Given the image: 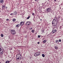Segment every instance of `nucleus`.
<instances>
[{
    "label": "nucleus",
    "mask_w": 63,
    "mask_h": 63,
    "mask_svg": "<svg viewBox=\"0 0 63 63\" xmlns=\"http://www.w3.org/2000/svg\"><path fill=\"white\" fill-rule=\"evenodd\" d=\"M16 63H19L18 62Z\"/></svg>",
    "instance_id": "obj_36"
},
{
    "label": "nucleus",
    "mask_w": 63,
    "mask_h": 63,
    "mask_svg": "<svg viewBox=\"0 0 63 63\" xmlns=\"http://www.w3.org/2000/svg\"><path fill=\"white\" fill-rule=\"evenodd\" d=\"M57 32V30H54L52 31V32L53 33H54L55 32Z\"/></svg>",
    "instance_id": "obj_8"
},
{
    "label": "nucleus",
    "mask_w": 63,
    "mask_h": 63,
    "mask_svg": "<svg viewBox=\"0 0 63 63\" xmlns=\"http://www.w3.org/2000/svg\"><path fill=\"white\" fill-rule=\"evenodd\" d=\"M3 2V0H0V2L2 3Z\"/></svg>",
    "instance_id": "obj_14"
},
{
    "label": "nucleus",
    "mask_w": 63,
    "mask_h": 63,
    "mask_svg": "<svg viewBox=\"0 0 63 63\" xmlns=\"http://www.w3.org/2000/svg\"><path fill=\"white\" fill-rule=\"evenodd\" d=\"M10 63V61H7L5 62V63Z\"/></svg>",
    "instance_id": "obj_12"
},
{
    "label": "nucleus",
    "mask_w": 63,
    "mask_h": 63,
    "mask_svg": "<svg viewBox=\"0 0 63 63\" xmlns=\"http://www.w3.org/2000/svg\"><path fill=\"white\" fill-rule=\"evenodd\" d=\"M34 30H32V33H34Z\"/></svg>",
    "instance_id": "obj_22"
},
{
    "label": "nucleus",
    "mask_w": 63,
    "mask_h": 63,
    "mask_svg": "<svg viewBox=\"0 0 63 63\" xmlns=\"http://www.w3.org/2000/svg\"><path fill=\"white\" fill-rule=\"evenodd\" d=\"M17 14V13H16V11H14L13 13L14 15H16Z\"/></svg>",
    "instance_id": "obj_9"
},
{
    "label": "nucleus",
    "mask_w": 63,
    "mask_h": 63,
    "mask_svg": "<svg viewBox=\"0 0 63 63\" xmlns=\"http://www.w3.org/2000/svg\"><path fill=\"white\" fill-rule=\"evenodd\" d=\"M59 41L60 42H61V39H59Z\"/></svg>",
    "instance_id": "obj_25"
},
{
    "label": "nucleus",
    "mask_w": 63,
    "mask_h": 63,
    "mask_svg": "<svg viewBox=\"0 0 63 63\" xmlns=\"http://www.w3.org/2000/svg\"><path fill=\"white\" fill-rule=\"evenodd\" d=\"M63 26V25H62V26H60V29H61L62 28V27Z\"/></svg>",
    "instance_id": "obj_17"
},
{
    "label": "nucleus",
    "mask_w": 63,
    "mask_h": 63,
    "mask_svg": "<svg viewBox=\"0 0 63 63\" xmlns=\"http://www.w3.org/2000/svg\"><path fill=\"white\" fill-rule=\"evenodd\" d=\"M17 56H19L20 57L21 56V54H17Z\"/></svg>",
    "instance_id": "obj_15"
},
{
    "label": "nucleus",
    "mask_w": 63,
    "mask_h": 63,
    "mask_svg": "<svg viewBox=\"0 0 63 63\" xmlns=\"http://www.w3.org/2000/svg\"><path fill=\"white\" fill-rule=\"evenodd\" d=\"M30 16H29L28 17H27V19H29L30 18Z\"/></svg>",
    "instance_id": "obj_24"
},
{
    "label": "nucleus",
    "mask_w": 63,
    "mask_h": 63,
    "mask_svg": "<svg viewBox=\"0 0 63 63\" xmlns=\"http://www.w3.org/2000/svg\"><path fill=\"white\" fill-rule=\"evenodd\" d=\"M24 24V22H21V23H20V24L21 25V26H22Z\"/></svg>",
    "instance_id": "obj_7"
},
{
    "label": "nucleus",
    "mask_w": 63,
    "mask_h": 63,
    "mask_svg": "<svg viewBox=\"0 0 63 63\" xmlns=\"http://www.w3.org/2000/svg\"><path fill=\"white\" fill-rule=\"evenodd\" d=\"M42 20V19H40V20Z\"/></svg>",
    "instance_id": "obj_37"
},
{
    "label": "nucleus",
    "mask_w": 63,
    "mask_h": 63,
    "mask_svg": "<svg viewBox=\"0 0 63 63\" xmlns=\"http://www.w3.org/2000/svg\"><path fill=\"white\" fill-rule=\"evenodd\" d=\"M55 48L56 49H58V47H57L56 46L55 47Z\"/></svg>",
    "instance_id": "obj_23"
},
{
    "label": "nucleus",
    "mask_w": 63,
    "mask_h": 63,
    "mask_svg": "<svg viewBox=\"0 0 63 63\" xmlns=\"http://www.w3.org/2000/svg\"><path fill=\"white\" fill-rule=\"evenodd\" d=\"M40 52H38L34 54V55L35 57H36L37 56H38L40 54Z\"/></svg>",
    "instance_id": "obj_2"
},
{
    "label": "nucleus",
    "mask_w": 63,
    "mask_h": 63,
    "mask_svg": "<svg viewBox=\"0 0 63 63\" xmlns=\"http://www.w3.org/2000/svg\"><path fill=\"white\" fill-rule=\"evenodd\" d=\"M1 37H3V35L2 34H1Z\"/></svg>",
    "instance_id": "obj_20"
},
{
    "label": "nucleus",
    "mask_w": 63,
    "mask_h": 63,
    "mask_svg": "<svg viewBox=\"0 0 63 63\" xmlns=\"http://www.w3.org/2000/svg\"><path fill=\"white\" fill-rule=\"evenodd\" d=\"M38 44H40V42H38Z\"/></svg>",
    "instance_id": "obj_33"
},
{
    "label": "nucleus",
    "mask_w": 63,
    "mask_h": 63,
    "mask_svg": "<svg viewBox=\"0 0 63 63\" xmlns=\"http://www.w3.org/2000/svg\"><path fill=\"white\" fill-rule=\"evenodd\" d=\"M51 9L50 8H48L47 9V11L48 12H49L51 11Z\"/></svg>",
    "instance_id": "obj_6"
},
{
    "label": "nucleus",
    "mask_w": 63,
    "mask_h": 63,
    "mask_svg": "<svg viewBox=\"0 0 63 63\" xmlns=\"http://www.w3.org/2000/svg\"><path fill=\"white\" fill-rule=\"evenodd\" d=\"M31 24V22H30L28 21L27 23H26V24L27 25H30Z\"/></svg>",
    "instance_id": "obj_5"
},
{
    "label": "nucleus",
    "mask_w": 63,
    "mask_h": 63,
    "mask_svg": "<svg viewBox=\"0 0 63 63\" xmlns=\"http://www.w3.org/2000/svg\"><path fill=\"white\" fill-rule=\"evenodd\" d=\"M3 49L2 48H0V54L1 55L3 54Z\"/></svg>",
    "instance_id": "obj_3"
},
{
    "label": "nucleus",
    "mask_w": 63,
    "mask_h": 63,
    "mask_svg": "<svg viewBox=\"0 0 63 63\" xmlns=\"http://www.w3.org/2000/svg\"><path fill=\"white\" fill-rule=\"evenodd\" d=\"M21 56H20L19 58V59H21Z\"/></svg>",
    "instance_id": "obj_31"
},
{
    "label": "nucleus",
    "mask_w": 63,
    "mask_h": 63,
    "mask_svg": "<svg viewBox=\"0 0 63 63\" xmlns=\"http://www.w3.org/2000/svg\"><path fill=\"white\" fill-rule=\"evenodd\" d=\"M39 17V19H40Z\"/></svg>",
    "instance_id": "obj_38"
},
{
    "label": "nucleus",
    "mask_w": 63,
    "mask_h": 63,
    "mask_svg": "<svg viewBox=\"0 0 63 63\" xmlns=\"http://www.w3.org/2000/svg\"><path fill=\"white\" fill-rule=\"evenodd\" d=\"M13 13H11L10 14V15L11 16H13Z\"/></svg>",
    "instance_id": "obj_27"
},
{
    "label": "nucleus",
    "mask_w": 63,
    "mask_h": 63,
    "mask_svg": "<svg viewBox=\"0 0 63 63\" xmlns=\"http://www.w3.org/2000/svg\"><path fill=\"white\" fill-rule=\"evenodd\" d=\"M32 15L33 16H34V13H32Z\"/></svg>",
    "instance_id": "obj_30"
},
{
    "label": "nucleus",
    "mask_w": 63,
    "mask_h": 63,
    "mask_svg": "<svg viewBox=\"0 0 63 63\" xmlns=\"http://www.w3.org/2000/svg\"><path fill=\"white\" fill-rule=\"evenodd\" d=\"M57 18L55 17L54 19H53V21H52V25L53 26H55L57 25Z\"/></svg>",
    "instance_id": "obj_1"
},
{
    "label": "nucleus",
    "mask_w": 63,
    "mask_h": 63,
    "mask_svg": "<svg viewBox=\"0 0 63 63\" xmlns=\"http://www.w3.org/2000/svg\"><path fill=\"white\" fill-rule=\"evenodd\" d=\"M6 9H7V7H6Z\"/></svg>",
    "instance_id": "obj_35"
},
{
    "label": "nucleus",
    "mask_w": 63,
    "mask_h": 63,
    "mask_svg": "<svg viewBox=\"0 0 63 63\" xmlns=\"http://www.w3.org/2000/svg\"><path fill=\"white\" fill-rule=\"evenodd\" d=\"M32 28H29V30H32Z\"/></svg>",
    "instance_id": "obj_26"
},
{
    "label": "nucleus",
    "mask_w": 63,
    "mask_h": 63,
    "mask_svg": "<svg viewBox=\"0 0 63 63\" xmlns=\"http://www.w3.org/2000/svg\"><path fill=\"white\" fill-rule=\"evenodd\" d=\"M42 56L43 57H45V55L44 54H42Z\"/></svg>",
    "instance_id": "obj_19"
},
{
    "label": "nucleus",
    "mask_w": 63,
    "mask_h": 63,
    "mask_svg": "<svg viewBox=\"0 0 63 63\" xmlns=\"http://www.w3.org/2000/svg\"><path fill=\"white\" fill-rule=\"evenodd\" d=\"M8 19H7V20H8Z\"/></svg>",
    "instance_id": "obj_40"
},
{
    "label": "nucleus",
    "mask_w": 63,
    "mask_h": 63,
    "mask_svg": "<svg viewBox=\"0 0 63 63\" xmlns=\"http://www.w3.org/2000/svg\"><path fill=\"white\" fill-rule=\"evenodd\" d=\"M47 41V40H44V41H43V43H45Z\"/></svg>",
    "instance_id": "obj_16"
},
{
    "label": "nucleus",
    "mask_w": 63,
    "mask_h": 63,
    "mask_svg": "<svg viewBox=\"0 0 63 63\" xmlns=\"http://www.w3.org/2000/svg\"><path fill=\"white\" fill-rule=\"evenodd\" d=\"M19 24H18L16 25V27H19Z\"/></svg>",
    "instance_id": "obj_13"
},
{
    "label": "nucleus",
    "mask_w": 63,
    "mask_h": 63,
    "mask_svg": "<svg viewBox=\"0 0 63 63\" xmlns=\"http://www.w3.org/2000/svg\"><path fill=\"white\" fill-rule=\"evenodd\" d=\"M40 35H38V38H40Z\"/></svg>",
    "instance_id": "obj_28"
},
{
    "label": "nucleus",
    "mask_w": 63,
    "mask_h": 63,
    "mask_svg": "<svg viewBox=\"0 0 63 63\" xmlns=\"http://www.w3.org/2000/svg\"><path fill=\"white\" fill-rule=\"evenodd\" d=\"M16 21V19H13V21L14 22L15 21Z\"/></svg>",
    "instance_id": "obj_18"
},
{
    "label": "nucleus",
    "mask_w": 63,
    "mask_h": 63,
    "mask_svg": "<svg viewBox=\"0 0 63 63\" xmlns=\"http://www.w3.org/2000/svg\"><path fill=\"white\" fill-rule=\"evenodd\" d=\"M11 33L12 34L14 35L16 33V32L14 30H12L11 31Z\"/></svg>",
    "instance_id": "obj_4"
},
{
    "label": "nucleus",
    "mask_w": 63,
    "mask_h": 63,
    "mask_svg": "<svg viewBox=\"0 0 63 63\" xmlns=\"http://www.w3.org/2000/svg\"><path fill=\"white\" fill-rule=\"evenodd\" d=\"M0 63H2L1 62H0Z\"/></svg>",
    "instance_id": "obj_39"
},
{
    "label": "nucleus",
    "mask_w": 63,
    "mask_h": 63,
    "mask_svg": "<svg viewBox=\"0 0 63 63\" xmlns=\"http://www.w3.org/2000/svg\"><path fill=\"white\" fill-rule=\"evenodd\" d=\"M7 12L8 13L9 12V10H7Z\"/></svg>",
    "instance_id": "obj_29"
},
{
    "label": "nucleus",
    "mask_w": 63,
    "mask_h": 63,
    "mask_svg": "<svg viewBox=\"0 0 63 63\" xmlns=\"http://www.w3.org/2000/svg\"><path fill=\"white\" fill-rule=\"evenodd\" d=\"M56 43H57V44H59V41L58 40H56Z\"/></svg>",
    "instance_id": "obj_11"
},
{
    "label": "nucleus",
    "mask_w": 63,
    "mask_h": 63,
    "mask_svg": "<svg viewBox=\"0 0 63 63\" xmlns=\"http://www.w3.org/2000/svg\"><path fill=\"white\" fill-rule=\"evenodd\" d=\"M5 8V6H2V8L4 9V8Z\"/></svg>",
    "instance_id": "obj_21"
},
{
    "label": "nucleus",
    "mask_w": 63,
    "mask_h": 63,
    "mask_svg": "<svg viewBox=\"0 0 63 63\" xmlns=\"http://www.w3.org/2000/svg\"><path fill=\"white\" fill-rule=\"evenodd\" d=\"M54 1H56V0H54Z\"/></svg>",
    "instance_id": "obj_34"
},
{
    "label": "nucleus",
    "mask_w": 63,
    "mask_h": 63,
    "mask_svg": "<svg viewBox=\"0 0 63 63\" xmlns=\"http://www.w3.org/2000/svg\"><path fill=\"white\" fill-rule=\"evenodd\" d=\"M19 56H17H17H16V59L18 60H19Z\"/></svg>",
    "instance_id": "obj_10"
},
{
    "label": "nucleus",
    "mask_w": 63,
    "mask_h": 63,
    "mask_svg": "<svg viewBox=\"0 0 63 63\" xmlns=\"http://www.w3.org/2000/svg\"><path fill=\"white\" fill-rule=\"evenodd\" d=\"M35 1H38L39 0H35Z\"/></svg>",
    "instance_id": "obj_32"
}]
</instances>
